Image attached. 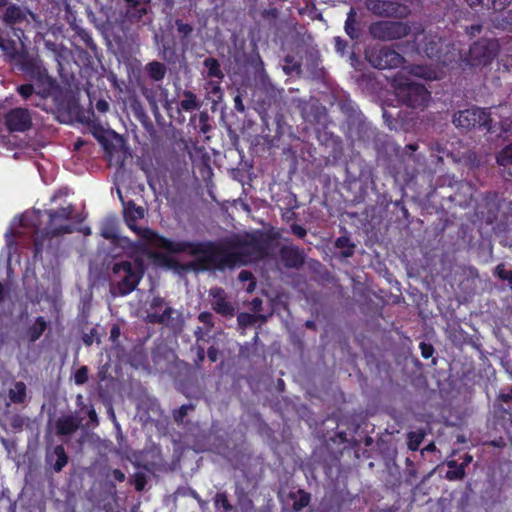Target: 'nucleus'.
I'll list each match as a JSON object with an SVG mask.
<instances>
[{
	"mask_svg": "<svg viewBox=\"0 0 512 512\" xmlns=\"http://www.w3.org/2000/svg\"><path fill=\"white\" fill-rule=\"evenodd\" d=\"M146 238L153 247L170 254H182L196 257L189 262H181L175 258L161 256L162 262L178 273L205 272L211 269L224 270L236 266L247 265L262 260L268 255V245L263 239L228 238L220 242L206 241H173L156 231H145Z\"/></svg>",
	"mask_w": 512,
	"mask_h": 512,
	"instance_id": "obj_1",
	"label": "nucleus"
},
{
	"mask_svg": "<svg viewBox=\"0 0 512 512\" xmlns=\"http://www.w3.org/2000/svg\"><path fill=\"white\" fill-rule=\"evenodd\" d=\"M14 57L19 70L36 82V97L39 101L34 102V106L47 112H67L69 103L65 94L57 80L49 74L39 55L24 51L17 52Z\"/></svg>",
	"mask_w": 512,
	"mask_h": 512,
	"instance_id": "obj_2",
	"label": "nucleus"
},
{
	"mask_svg": "<svg viewBox=\"0 0 512 512\" xmlns=\"http://www.w3.org/2000/svg\"><path fill=\"white\" fill-rule=\"evenodd\" d=\"M45 213L48 216V222L44 229H40L38 223L42 214L40 210L33 212L31 215L25 214L21 219L22 227L33 228L34 260L42 259L46 240L73 232V226L69 223L74 213L73 205L70 204L67 207L46 210Z\"/></svg>",
	"mask_w": 512,
	"mask_h": 512,
	"instance_id": "obj_3",
	"label": "nucleus"
},
{
	"mask_svg": "<svg viewBox=\"0 0 512 512\" xmlns=\"http://www.w3.org/2000/svg\"><path fill=\"white\" fill-rule=\"evenodd\" d=\"M144 272V261L140 257L114 262L111 267V280L117 294L126 296L132 293L142 280Z\"/></svg>",
	"mask_w": 512,
	"mask_h": 512,
	"instance_id": "obj_4",
	"label": "nucleus"
},
{
	"mask_svg": "<svg viewBox=\"0 0 512 512\" xmlns=\"http://www.w3.org/2000/svg\"><path fill=\"white\" fill-rule=\"evenodd\" d=\"M491 108H471L459 111L453 116V123L456 127L469 130L486 131L490 134L499 132L498 124L491 118Z\"/></svg>",
	"mask_w": 512,
	"mask_h": 512,
	"instance_id": "obj_5",
	"label": "nucleus"
},
{
	"mask_svg": "<svg viewBox=\"0 0 512 512\" xmlns=\"http://www.w3.org/2000/svg\"><path fill=\"white\" fill-rule=\"evenodd\" d=\"M394 88L399 100L407 107H426L431 99V93L424 84L409 79H395Z\"/></svg>",
	"mask_w": 512,
	"mask_h": 512,
	"instance_id": "obj_6",
	"label": "nucleus"
},
{
	"mask_svg": "<svg viewBox=\"0 0 512 512\" xmlns=\"http://www.w3.org/2000/svg\"><path fill=\"white\" fill-rule=\"evenodd\" d=\"M368 32L373 39L388 42L408 36L411 26L401 21L378 20L369 25Z\"/></svg>",
	"mask_w": 512,
	"mask_h": 512,
	"instance_id": "obj_7",
	"label": "nucleus"
},
{
	"mask_svg": "<svg viewBox=\"0 0 512 512\" xmlns=\"http://www.w3.org/2000/svg\"><path fill=\"white\" fill-rule=\"evenodd\" d=\"M365 59L374 68L395 69L404 63V57L396 50L386 46L375 45L365 50Z\"/></svg>",
	"mask_w": 512,
	"mask_h": 512,
	"instance_id": "obj_8",
	"label": "nucleus"
},
{
	"mask_svg": "<svg viewBox=\"0 0 512 512\" xmlns=\"http://www.w3.org/2000/svg\"><path fill=\"white\" fill-rule=\"evenodd\" d=\"M498 54V44L494 39L482 38L474 42L464 58L471 67L487 66Z\"/></svg>",
	"mask_w": 512,
	"mask_h": 512,
	"instance_id": "obj_9",
	"label": "nucleus"
},
{
	"mask_svg": "<svg viewBox=\"0 0 512 512\" xmlns=\"http://www.w3.org/2000/svg\"><path fill=\"white\" fill-rule=\"evenodd\" d=\"M424 52L428 58L446 66L455 61L457 55L454 45L438 35L425 36Z\"/></svg>",
	"mask_w": 512,
	"mask_h": 512,
	"instance_id": "obj_10",
	"label": "nucleus"
},
{
	"mask_svg": "<svg viewBox=\"0 0 512 512\" xmlns=\"http://www.w3.org/2000/svg\"><path fill=\"white\" fill-rule=\"evenodd\" d=\"M365 8L380 18H406L410 9L394 0H364Z\"/></svg>",
	"mask_w": 512,
	"mask_h": 512,
	"instance_id": "obj_11",
	"label": "nucleus"
},
{
	"mask_svg": "<svg viewBox=\"0 0 512 512\" xmlns=\"http://www.w3.org/2000/svg\"><path fill=\"white\" fill-rule=\"evenodd\" d=\"M28 15L34 14L18 5H9L3 15V22L10 27L18 39L26 38L25 32L31 27Z\"/></svg>",
	"mask_w": 512,
	"mask_h": 512,
	"instance_id": "obj_12",
	"label": "nucleus"
},
{
	"mask_svg": "<svg viewBox=\"0 0 512 512\" xmlns=\"http://www.w3.org/2000/svg\"><path fill=\"white\" fill-rule=\"evenodd\" d=\"M3 123L9 133H25L33 127L31 111L25 107H14L8 110Z\"/></svg>",
	"mask_w": 512,
	"mask_h": 512,
	"instance_id": "obj_13",
	"label": "nucleus"
},
{
	"mask_svg": "<svg viewBox=\"0 0 512 512\" xmlns=\"http://www.w3.org/2000/svg\"><path fill=\"white\" fill-rule=\"evenodd\" d=\"M145 210L142 206H137L133 200L123 202V216L127 226L134 231L141 239L150 244V240L146 238L145 231H153L148 227H139L136 222L144 218Z\"/></svg>",
	"mask_w": 512,
	"mask_h": 512,
	"instance_id": "obj_14",
	"label": "nucleus"
},
{
	"mask_svg": "<svg viewBox=\"0 0 512 512\" xmlns=\"http://www.w3.org/2000/svg\"><path fill=\"white\" fill-rule=\"evenodd\" d=\"M149 0H124L123 22L138 23L149 10Z\"/></svg>",
	"mask_w": 512,
	"mask_h": 512,
	"instance_id": "obj_15",
	"label": "nucleus"
},
{
	"mask_svg": "<svg viewBox=\"0 0 512 512\" xmlns=\"http://www.w3.org/2000/svg\"><path fill=\"white\" fill-rule=\"evenodd\" d=\"M209 295L212 297V308L223 317H232L235 313L233 304L227 300L226 292L221 287H212L209 290Z\"/></svg>",
	"mask_w": 512,
	"mask_h": 512,
	"instance_id": "obj_16",
	"label": "nucleus"
},
{
	"mask_svg": "<svg viewBox=\"0 0 512 512\" xmlns=\"http://www.w3.org/2000/svg\"><path fill=\"white\" fill-rule=\"evenodd\" d=\"M279 256L286 268L298 269L305 263L302 249L294 245H284L279 250Z\"/></svg>",
	"mask_w": 512,
	"mask_h": 512,
	"instance_id": "obj_17",
	"label": "nucleus"
},
{
	"mask_svg": "<svg viewBox=\"0 0 512 512\" xmlns=\"http://www.w3.org/2000/svg\"><path fill=\"white\" fill-rule=\"evenodd\" d=\"M82 419L70 414L55 421V430L58 436H70L81 427Z\"/></svg>",
	"mask_w": 512,
	"mask_h": 512,
	"instance_id": "obj_18",
	"label": "nucleus"
},
{
	"mask_svg": "<svg viewBox=\"0 0 512 512\" xmlns=\"http://www.w3.org/2000/svg\"><path fill=\"white\" fill-rule=\"evenodd\" d=\"M68 455L63 445H56L52 452L46 454V463L59 473L68 464Z\"/></svg>",
	"mask_w": 512,
	"mask_h": 512,
	"instance_id": "obj_19",
	"label": "nucleus"
},
{
	"mask_svg": "<svg viewBox=\"0 0 512 512\" xmlns=\"http://www.w3.org/2000/svg\"><path fill=\"white\" fill-rule=\"evenodd\" d=\"M511 0H465L474 10L492 9L502 11L510 4Z\"/></svg>",
	"mask_w": 512,
	"mask_h": 512,
	"instance_id": "obj_20",
	"label": "nucleus"
},
{
	"mask_svg": "<svg viewBox=\"0 0 512 512\" xmlns=\"http://www.w3.org/2000/svg\"><path fill=\"white\" fill-rule=\"evenodd\" d=\"M180 95L182 98L178 103L179 111L193 112L201 107V102L193 91L185 89Z\"/></svg>",
	"mask_w": 512,
	"mask_h": 512,
	"instance_id": "obj_21",
	"label": "nucleus"
},
{
	"mask_svg": "<svg viewBox=\"0 0 512 512\" xmlns=\"http://www.w3.org/2000/svg\"><path fill=\"white\" fill-rule=\"evenodd\" d=\"M344 30L347 36L352 40L359 39L361 35V29L357 20V10L354 7H351L347 13Z\"/></svg>",
	"mask_w": 512,
	"mask_h": 512,
	"instance_id": "obj_22",
	"label": "nucleus"
},
{
	"mask_svg": "<svg viewBox=\"0 0 512 512\" xmlns=\"http://www.w3.org/2000/svg\"><path fill=\"white\" fill-rule=\"evenodd\" d=\"M48 322L43 316H38L35 321L26 329V336L30 343L36 342L46 331Z\"/></svg>",
	"mask_w": 512,
	"mask_h": 512,
	"instance_id": "obj_23",
	"label": "nucleus"
},
{
	"mask_svg": "<svg viewBox=\"0 0 512 512\" xmlns=\"http://www.w3.org/2000/svg\"><path fill=\"white\" fill-rule=\"evenodd\" d=\"M147 76L154 82L162 81L167 73V67L159 61H151L144 68Z\"/></svg>",
	"mask_w": 512,
	"mask_h": 512,
	"instance_id": "obj_24",
	"label": "nucleus"
},
{
	"mask_svg": "<svg viewBox=\"0 0 512 512\" xmlns=\"http://www.w3.org/2000/svg\"><path fill=\"white\" fill-rule=\"evenodd\" d=\"M223 80L219 79H209L204 84V89L207 93L209 99L212 100L213 103L217 104L223 99V90L221 88V83Z\"/></svg>",
	"mask_w": 512,
	"mask_h": 512,
	"instance_id": "obj_25",
	"label": "nucleus"
},
{
	"mask_svg": "<svg viewBox=\"0 0 512 512\" xmlns=\"http://www.w3.org/2000/svg\"><path fill=\"white\" fill-rule=\"evenodd\" d=\"M174 313V309L172 307H166L162 313L157 311H150L147 314V322L152 324H159L164 326H169L170 319Z\"/></svg>",
	"mask_w": 512,
	"mask_h": 512,
	"instance_id": "obj_26",
	"label": "nucleus"
},
{
	"mask_svg": "<svg viewBox=\"0 0 512 512\" xmlns=\"http://www.w3.org/2000/svg\"><path fill=\"white\" fill-rule=\"evenodd\" d=\"M203 66L207 69L206 77L209 79L223 80L225 75L221 69L220 62L214 57H208L203 61Z\"/></svg>",
	"mask_w": 512,
	"mask_h": 512,
	"instance_id": "obj_27",
	"label": "nucleus"
},
{
	"mask_svg": "<svg viewBox=\"0 0 512 512\" xmlns=\"http://www.w3.org/2000/svg\"><path fill=\"white\" fill-rule=\"evenodd\" d=\"M290 497L293 499L292 511L300 512L302 509L307 507L311 501L310 493L300 489L297 493H291Z\"/></svg>",
	"mask_w": 512,
	"mask_h": 512,
	"instance_id": "obj_28",
	"label": "nucleus"
},
{
	"mask_svg": "<svg viewBox=\"0 0 512 512\" xmlns=\"http://www.w3.org/2000/svg\"><path fill=\"white\" fill-rule=\"evenodd\" d=\"M335 247L341 250L343 258H350L354 255L356 246L349 236L342 235L335 240Z\"/></svg>",
	"mask_w": 512,
	"mask_h": 512,
	"instance_id": "obj_29",
	"label": "nucleus"
},
{
	"mask_svg": "<svg viewBox=\"0 0 512 512\" xmlns=\"http://www.w3.org/2000/svg\"><path fill=\"white\" fill-rule=\"evenodd\" d=\"M26 385L22 381L14 384V388L9 390V399L12 403L22 404L26 399Z\"/></svg>",
	"mask_w": 512,
	"mask_h": 512,
	"instance_id": "obj_30",
	"label": "nucleus"
},
{
	"mask_svg": "<svg viewBox=\"0 0 512 512\" xmlns=\"http://www.w3.org/2000/svg\"><path fill=\"white\" fill-rule=\"evenodd\" d=\"M449 470L446 472V479L450 481L461 480L465 476V466L458 464L457 461L451 460L447 463Z\"/></svg>",
	"mask_w": 512,
	"mask_h": 512,
	"instance_id": "obj_31",
	"label": "nucleus"
},
{
	"mask_svg": "<svg viewBox=\"0 0 512 512\" xmlns=\"http://www.w3.org/2000/svg\"><path fill=\"white\" fill-rule=\"evenodd\" d=\"M425 431L423 429H418L416 431H411L407 434V446L411 451H417L424 440Z\"/></svg>",
	"mask_w": 512,
	"mask_h": 512,
	"instance_id": "obj_32",
	"label": "nucleus"
},
{
	"mask_svg": "<svg viewBox=\"0 0 512 512\" xmlns=\"http://www.w3.org/2000/svg\"><path fill=\"white\" fill-rule=\"evenodd\" d=\"M283 71L286 75H292L293 73H301V61L297 60L293 55H286L284 57Z\"/></svg>",
	"mask_w": 512,
	"mask_h": 512,
	"instance_id": "obj_33",
	"label": "nucleus"
},
{
	"mask_svg": "<svg viewBox=\"0 0 512 512\" xmlns=\"http://www.w3.org/2000/svg\"><path fill=\"white\" fill-rule=\"evenodd\" d=\"M199 132L203 134H207L212 129L210 124V116L207 111H202L198 115V125Z\"/></svg>",
	"mask_w": 512,
	"mask_h": 512,
	"instance_id": "obj_34",
	"label": "nucleus"
},
{
	"mask_svg": "<svg viewBox=\"0 0 512 512\" xmlns=\"http://www.w3.org/2000/svg\"><path fill=\"white\" fill-rule=\"evenodd\" d=\"M16 91L22 97L23 100H28L34 94L36 95L37 86L35 87L31 83H24L17 86Z\"/></svg>",
	"mask_w": 512,
	"mask_h": 512,
	"instance_id": "obj_35",
	"label": "nucleus"
},
{
	"mask_svg": "<svg viewBox=\"0 0 512 512\" xmlns=\"http://www.w3.org/2000/svg\"><path fill=\"white\" fill-rule=\"evenodd\" d=\"M495 275L503 280L507 281L508 286L512 290V270H506L503 263H500L495 268Z\"/></svg>",
	"mask_w": 512,
	"mask_h": 512,
	"instance_id": "obj_36",
	"label": "nucleus"
},
{
	"mask_svg": "<svg viewBox=\"0 0 512 512\" xmlns=\"http://www.w3.org/2000/svg\"><path fill=\"white\" fill-rule=\"evenodd\" d=\"M177 32L182 40L187 39L193 32V26L189 23H184L182 20L175 21Z\"/></svg>",
	"mask_w": 512,
	"mask_h": 512,
	"instance_id": "obj_37",
	"label": "nucleus"
},
{
	"mask_svg": "<svg viewBox=\"0 0 512 512\" xmlns=\"http://www.w3.org/2000/svg\"><path fill=\"white\" fill-rule=\"evenodd\" d=\"M497 162L501 166L512 165V143L506 146L497 156Z\"/></svg>",
	"mask_w": 512,
	"mask_h": 512,
	"instance_id": "obj_38",
	"label": "nucleus"
},
{
	"mask_svg": "<svg viewBox=\"0 0 512 512\" xmlns=\"http://www.w3.org/2000/svg\"><path fill=\"white\" fill-rule=\"evenodd\" d=\"M78 37L82 41V43L91 51L95 52L97 50V45L94 42L91 34L86 30H80L78 32Z\"/></svg>",
	"mask_w": 512,
	"mask_h": 512,
	"instance_id": "obj_39",
	"label": "nucleus"
},
{
	"mask_svg": "<svg viewBox=\"0 0 512 512\" xmlns=\"http://www.w3.org/2000/svg\"><path fill=\"white\" fill-rule=\"evenodd\" d=\"M498 193L494 191H488L484 194V201L486 202L487 206H491L489 208V212H494L498 210Z\"/></svg>",
	"mask_w": 512,
	"mask_h": 512,
	"instance_id": "obj_40",
	"label": "nucleus"
},
{
	"mask_svg": "<svg viewBox=\"0 0 512 512\" xmlns=\"http://www.w3.org/2000/svg\"><path fill=\"white\" fill-rule=\"evenodd\" d=\"M89 369L83 365L77 369L74 374V382L76 385H83L88 381Z\"/></svg>",
	"mask_w": 512,
	"mask_h": 512,
	"instance_id": "obj_41",
	"label": "nucleus"
},
{
	"mask_svg": "<svg viewBox=\"0 0 512 512\" xmlns=\"http://www.w3.org/2000/svg\"><path fill=\"white\" fill-rule=\"evenodd\" d=\"M237 322L240 327H248L256 322V316L251 313L242 312L237 316Z\"/></svg>",
	"mask_w": 512,
	"mask_h": 512,
	"instance_id": "obj_42",
	"label": "nucleus"
},
{
	"mask_svg": "<svg viewBox=\"0 0 512 512\" xmlns=\"http://www.w3.org/2000/svg\"><path fill=\"white\" fill-rule=\"evenodd\" d=\"M238 279L241 282L250 281V283H249V285L247 287V291L248 292L254 291L256 282H255V279H254V276H253L252 272H250L248 270H242V271H240V273L238 275Z\"/></svg>",
	"mask_w": 512,
	"mask_h": 512,
	"instance_id": "obj_43",
	"label": "nucleus"
},
{
	"mask_svg": "<svg viewBox=\"0 0 512 512\" xmlns=\"http://www.w3.org/2000/svg\"><path fill=\"white\" fill-rule=\"evenodd\" d=\"M215 505L217 507H222L226 512L231 511L233 509V506L229 502L227 495L225 493H217L216 494Z\"/></svg>",
	"mask_w": 512,
	"mask_h": 512,
	"instance_id": "obj_44",
	"label": "nucleus"
},
{
	"mask_svg": "<svg viewBox=\"0 0 512 512\" xmlns=\"http://www.w3.org/2000/svg\"><path fill=\"white\" fill-rule=\"evenodd\" d=\"M190 409H193L192 405L184 404V405L180 406L177 410H175L173 412V417H174L175 421H177V422L183 421L184 417L188 414V411Z\"/></svg>",
	"mask_w": 512,
	"mask_h": 512,
	"instance_id": "obj_45",
	"label": "nucleus"
},
{
	"mask_svg": "<svg viewBox=\"0 0 512 512\" xmlns=\"http://www.w3.org/2000/svg\"><path fill=\"white\" fill-rule=\"evenodd\" d=\"M198 320L206 326L207 330H210L214 326L213 315L208 311L201 312L198 315Z\"/></svg>",
	"mask_w": 512,
	"mask_h": 512,
	"instance_id": "obj_46",
	"label": "nucleus"
},
{
	"mask_svg": "<svg viewBox=\"0 0 512 512\" xmlns=\"http://www.w3.org/2000/svg\"><path fill=\"white\" fill-rule=\"evenodd\" d=\"M146 477L143 473H136L134 476V486L136 491L140 492L145 489L146 486Z\"/></svg>",
	"mask_w": 512,
	"mask_h": 512,
	"instance_id": "obj_47",
	"label": "nucleus"
},
{
	"mask_svg": "<svg viewBox=\"0 0 512 512\" xmlns=\"http://www.w3.org/2000/svg\"><path fill=\"white\" fill-rule=\"evenodd\" d=\"M419 348L421 350V355L424 359H429L430 357H432L434 353V347L432 344L421 342Z\"/></svg>",
	"mask_w": 512,
	"mask_h": 512,
	"instance_id": "obj_48",
	"label": "nucleus"
},
{
	"mask_svg": "<svg viewBox=\"0 0 512 512\" xmlns=\"http://www.w3.org/2000/svg\"><path fill=\"white\" fill-rule=\"evenodd\" d=\"M334 47L337 52L343 55L348 47V42L340 36H336L334 37Z\"/></svg>",
	"mask_w": 512,
	"mask_h": 512,
	"instance_id": "obj_49",
	"label": "nucleus"
},
{
	"mask_svg": "<svg viewBox=\"0 0 512 512\" xmlns=\"http://www.w3.org/2000/svg\"><path fill=\"white\" fill-rule=\"evenodd\" d=\"M101 235L107 240H115L118 237L113 227H105L102 229Z\"/></svg>",
	"mask_w": 512,
	"mask_h": 512,
	"instance_id": "obj_50",
	"label": "nucleus"
},
{
	"mask_svg": "<svg viewBox=\"0 0 512 512\" xmlns=\"http://www.w3.org/2000/svg\"><path fill=\"white\" fill-rule=\"evenodd\" d=\"M291 232L298 238H304L307 234V231L303 226L295 223L291 225Z\"/></svg>",
	"mask_w": 512,
	"mask_h": 512,
	"instance_id": "obj_51",
	"label": "nucleus"
},
{
	"mask_svg": "<svg viewBox=\"0 0 512 512\" xmlns=\"http://www.w3.org/2000/svg\"><path fill=\"white\" fill-rule=\"evenodd\" d=\"M174 56H175L174 48L169 47L167 45H163V48H162V57H163V59L170 62V61H172Z\"/></svg>",
	"mask_w": 512,
	"mask_h": 512,
	"instance_id": "obj_52",
	"label": "nucleus"
},
{
	"mask_svg": "<svg viewBox=\"0 0 512 512\" xmlns=\"http://www.w3.org/2000/svg\"><path fill=\"white\" fill-rule=\"evenodd\" d=\"M109 108H110V105L105 99H99L95 103V109L99 113L104 114V113L108 112Z\"/></svg>",
	"mask_w": 512,
	"mask_h": 512,
	"instance_id": "obj_53",
	"label": "nucleus"
},
{
	"mask_svg": "<svg viewBox=\"0 0 512 512\" xmlns=\"http://www.w3.org/2000/svg\"><path fill=\"white\" fill-rule=\"evenodd\" d=\"M219 350L215 346H210L207 350V357L211 362L218 360Z\"/></svg>",
	"mask_w": 512,
	"mask_h": 512,
	"instance_id": "obj_54",
	"label": "nucleus"
},
{
	"mask_svg": "<svg viewBox=\"0 0 512 512\" xmlns=\"http://www.w3.org/2000/svg\"><path fill=\"white\" fill-rule=\"evenodd\" d=\"M164 303H165V301L162 297L156 296L152 299L150 308H151V310L156 311V309L162 307L164 305Z\"/></svg>",
	"mask_w": 512,
	"mask_h": 512,
	"instance_id": "obj_55",
	"label": "nucleus"
},
{
	"mask_svg": "<svg viewBox=\"0 0 512 512\" xmlns=\"http://www.w3.org/2000/svg\"><path fill=\"white\" fill-rule=\"evenodd\" d=\"M234 108L240 113H243L245 111V106L240 95H236L234 97Z\"/></svg>",
	"mask_w": 512,
	"mask_h": 512,
	"instance_id": "obj_56",
	"label": "nucleus"
},
{
	"mask_svg": "<svg viewBox=\"0 0 512 512\" xmlns=\"http://www.w3.org/2000/svg\"><path fill=\"white\" fill-rule=\"evenodd\" d=\"M205 350L202 346L197 347V353H196V359L195 363L196 365H200L205 360Z\"/></svg>",
	"mask_w": 512,
	"mask_h": 512,
	"instance_id": "obj_57",
	"label": "nucleus"
},
{
	"mask_svg": "<svg viewBox=\"0 0 512 512\" xmlns=\"http://www.w3.org/2000/svg\"><path fill=\"white\" fill-rule=\"evenodd\" d=\"M112 476L118 482H123L126 478L124 472L120 469H114L112 471Z\"/></svg>",
	"mask_w": 512,
	"mask_h": 512,
	"instance_id": "obj_58",
	"label": "nucleus"
},
{
	"mask_svg": "<svg viewBox=\"0 0 512 512\" xmlns=\"http://www.w3.org/2000/svg\"><path fill=\"white\" fill-rule=\"evenodd\" d=\"M120 336V328L118 325H113L110 330V339L116 341Z\"/></svg>",
	"mask_w": 512,
	"mask_h": 512,
	"instance_id": "obj_59",
	"label": "nucleus"
},
{
	"mask_svg": "<svg viewBox=\"0 0 512 512\" xmlns=\"http://www.w3.org/2000/svg\"><path fill=\"white\" fill-rule=\"evenodd\" d=\"M503 21L506 23L505 28L509 31H512V10L507 12V15L504 16Z\"/></svg>",
	"mask_w": 512,
	"mask_h": 512,
	"instance_id": "obj_60",
	"label": "nucleus"
},
{
	"mask_svg": "<svg viewBox=\"0 0 512 512\" xmlns=\"http://www.w3.org/2000/svg\"><path fill=\"white\" fill-rule=\"evenodd\" d=\"M87 415H88V417H89V419H90V421L92 423L98 424V416H97V413H96V411H95V409L93 407L88 409Z\"/></svg>",
	"mask_w": 512,
	"mask_h": 512,
	"instance_id": "obj_61",
	"label": "nucleus"
},
{
	"mask_svg": "<svg viewBox=\"0 0 512 512\" xmlns=\"http://www.w3.org/2000/svg\"><path fill=\"white\" fill-rule=\"evenodd\" d=\"M418 149V144L416 143H410V144H407L406 147H405V153H409V154H412L413 152H415L416 150Z\"/></svg>",
	"mask_w": 512,
	"mask_h": 512,
	"instance_id": "obj_62",
	"label": "nucleus"
},
{
	"mask_svg": "<svg viewBox=\"0 0 512 512\" xmlns=\"http://www.w3.org/2000/svg\"><path fill=\"white\" fill-rule=\"evenodd\" d=\"M93 331H94V329H92V331H91V332H93ZM83 342H84V344H85V345H87V346L92 345V343H93V333H91L90 335H89V334H85V335L83 336Z\"/></svg>",
	"mask_w": 512,
	"mask_h": 512,
	"instance_id": "obj_63",
	"label": "nucleus"
},
{
	"mask_svg": "<svg viewBox=\"0 0 512 512\" xmlns=\"http://www.w3.org/2000/svg\"><path fill=\"white\" fill-rule=\"evenodd\" d=\"M501 399L505 403L512 402V395L510 393L509 394H502L501 395Z\"/></svg>",
	"mask_w": 512,
	"mask_h": 512,
	"instance_id": "obj_64",
	"label": "nucleus"
}]
</instances>
